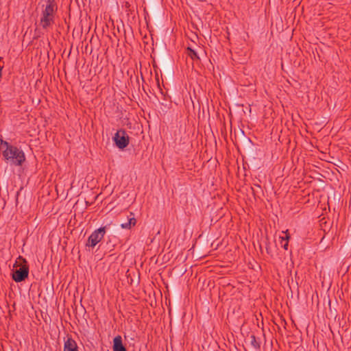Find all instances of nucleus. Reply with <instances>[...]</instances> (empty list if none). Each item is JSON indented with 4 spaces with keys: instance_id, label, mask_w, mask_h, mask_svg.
<instances>
[{
    "instance_id": "nucleus-3",
    "label": "nucleus",
    "mask_w": 351,
    "mask_h": 351,
    "mask_svg": "<svg viewBox=\"0 0 351 351\" xmlns=\"http://www.w3.org/2000/svg\"><path fill=\"white\" fill-rule=\"evenodd\" d=\"M16 269L12 274V278L15 282H19L23 281L27 278L29 274V267L25 259L19 256L14 265Z\"/></svg>"
},
{
    "instance_id": "nucleus-7",
    "label": "nucleus",
    "mask_w": 351,
    "mask_h": 351,
    "mask_svg": "<svg viewBox=\"0 0 351 351\" xmlns=\"http://www.w3.org/2000/svg\"><path fill=\"white\" fill-rule=\"evenodd\" d=\"M113 351H126L122 343V338L118 335L113 339Z\"/></svg>"
},
{
    "instance_id": "nucleus-9",
    "label": "nucleus",
    "mask_w": 351,
    "mask_h": 351,
    "mask_svg": "<svg viewBox=\"0 0 351 351\" xmlns=\"http://www.w3.org/2000/svg\"><path fill=\"white\" fill-rule=\"evenodd\" d=\"M283 233L286 234L285 237H281V243L282 245V247L285 250L288 249V241L289 239V236L288 234V230H286L285 232H282Z\"/></svg>"
},
{
    "instance_id": "nucleus-4",
    "label": "nucleus",
    "mask_w": 351,
    "mask_h": 351,
    "mask_svg": "<svg viewBox=\"0 0 351 351\" xmlns=\"http://www.w3.org/2000/svg\"><path fill=\"white\" fill-rule=\"evenodd\" d=\"M129 139L128 135L123 130H118L113 137V141H114L116 146L121 149L128 145Z\"/></svg>"
},
{
    "instance_id": "nucleus-10",
    "label": "nucleus",
    "mask_w": 351,
    "mask_h": 351,
    "mask_svg": "<svg viewBox=\"0 0 351 351\" xmlns=\"http://www.w3.org/2000/svg\"><path fill=\"white\" fill-rule=\"evenodd\" d=\"M187 55L192 59V60H199V58L197 55V53L191 48L188 47L187 48Z\"/></svg>"
},
{
    "instance_id": "nucleus-6",
    "label": "nucleus",
    "mask_w": 351,
    "mask_h": 351,
    "mask_svg": "<svg viewBox=\"0 0 351 351\" xmlns=\"http://www.w3.org/2000/svg\"><path fill=\"white\" fill-rule=\"evenodd\" d=\"M64 351H78L75 341L71 337H68L64 341Z\"/></svg>"
},
{
    "instance_id": "nucleus-11",
    "label": "nucleus",
    "mask_w": 351,
    "mask_h": 351,
    "mask_svg": "<svg viewBox=\"0 0 351 351\" xmlns=\"http://www.w3.org/2000/svg\"><path fill=\"white\" fill-rule=\"evenodd\" d=\"M252 338L253 339L252 344H254V347L256 348V345L254 344L256 343V339L254 336H252Z\"/></svg>"
},
{
    "instance_id": "nucleus-1",
    "label": "nucleus",
    "mask_w": 351,
    "mask_h": 351,
    "mask_svg": "<svg viewBox=\"0 0 351 351\" xmlns=\"http://www.w3.org/2000/svg\"><path fill=\"white\" fill-rule=\"evenodd\" d=\"M3 146L5 147L3 152V156L5 159L15 165H21L25 159L24 152L16 147L10 145L8 142L1 140L0 148H2Z\"/></svg>"
},
{
    "instance_id": "nucleus-8",
    "label": "nucleus",
    "mask_w": 351,
    "mask_h": 351,
    "mask_svg": "<svg viewBox=\"0 0 351 351\" xmlns=\"http://www.w3.org/2000/svg\"><path fill=\"white\" fill-rule=\"evenodd\" d=\"M136 219L134 217H130L128 221L121 224V227L123 229H130L132 226H134L136 224Z\"/></svg>"
},
{
    "instance_id": "nucleus-5",
    "label": "nucleus",
    "mask_w": 351,
    "mask_h": 351,
    "mask_svg": "<svg viewBox=\"0 0 351 351\" xmlns=\"http://www.w3.org/2000/svg\"><path fill=\"white\" fill-rule=\"evenodd\" d=\"M106 234V228L101 227L95 230L88 237L86 245L94 247L99 242L101 241Z\"/></svg>"
},
{
    "instance_id": "nucleus-2",
    "label": "nucleus",
    "mask_w": 351,
    "mask_h": 351,
    "mask_svg": "<svg viewBox=\"0 0 351 351\" xmlns=\"http://www.w3.org/2000/svg\"><path fill=\"white\" fill-rule=\"evenodd\" d=\"M56 8L53 1H48L46 6L42 10L40 25L43 29H47L54 23Z\"/></svg>"
}]
</instances>
